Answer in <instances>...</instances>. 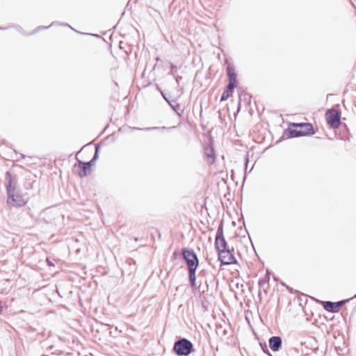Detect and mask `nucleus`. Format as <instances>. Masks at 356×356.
Here are the masks:
<instances>
[{
	"instance_id": "1",
	"label": "nucleus",
	"mask_w": 356,
	"mask_h": 356,
	"mask_svg": "<svg viewBox=\"0 0 356 356\" xmlns=\"http://www.w3.org/2000/svg\"><path fill=\"white\" fill-rule=\"evenodd\" d=\"M315 134L313 125L309 122L291 123L289 127L284 131L283 138H293L301 136H312Z\"/></svg>"
},
{
	"instance_id": "2",
	"label": "nucleus",
	"mask_w": 356,
	"mask_h": 356,
	"mask_svg": "<svg viewBox=\"0 0 356 356\" xmlns=\"http://www.w3.org/2000/svg\"><path fill=\"white\" fill-rule=\"evenodd\" d=\"M183 257L186 261L188 271H189V280L191 286H195V272L198 266V259L193 250L184 248L182 250Z\"/></svg>"
},
{
	"instance_id": "3",
	"label": "nucleus",
	"mask_w": 356,
	"mask_h": 356,
	"mask_svg": "<svg viewBox=\"0 0 356 356\" xmlns=\"http://www.w3.org/2000/svg\"><path fill=\"white\" fill-rule=\"evenodd\" d=\"M224 63L227 65L226 72L228 78V84L224 90V101L232 95L234 89L237 87V74L234 67L224 58Z\"/></svg>"
},
{
	"instance_id": "4",
	"label": "nucleus",
	"mask_w": 356,
	"mask_h": 356,
	"mask_svg": "<svg viewBox=\"0 0 356 356\" xmlns=\"http://www.w3.org/2000/svg\"><path fill=\"white\" fill-rule=\"evenodd\" d=\"M8 200L7 203L13 207H20L26 204V200L24 196L15 190L13 185L12 179H9L8 184L6 186Z\"/></svg>"
},
{
	"instance_id": "5",
	"label": "nucleus",
	"mask_w": 356,
	"mask_h": 356,
	"mask_svg": "<svg viewBox=\"0 0 356 356\" xmlns=\"http://www.w3.org/2000/svg\"><path fill=\"white\" fill-rule=\"evenodd\" d=\"M215 247L218 251V259L215 260L211 258L209 261L213 268H216V266L218 264L220 269H221L222 266V249H221L222 247V219L219 222L216 236Z\"/></svg>"
},
{
	"instance_id": "6",
	"label": "nucleus",
	"mask_w": 356,
	"mask_h": 356,
	"mask_svg": "<svg viewBox=\"0 0 356 356\" xmlns=\"http://www.w3.org/2000/svg\"><path fill=\"white\" fill-rule=\"evenodd\" d=\"M193 349L192 343L186 339H181L176 341L174 344L173 350L179 356H187L188 355Z\"/></svg>"
},
{
	"instance_id": "7",
	"label": "nucleus",
	"mask_w": 356,
	"mask_h": 356,
	"mask_svg": "<svg viewBox=\"0 0 356 356\" xmlns=\"http://www.w3.org/2000/svg\"><path fill=\"white\" fill-rule=\"evenodd\" d=\"M327 123L332 129H337L341 124V113L335 108L328 109L325 113Z\"/></svg>"
},
{
	"instance_id": "8",
	"label": "nucleus",
	"mask_w": 356,
	"mask_h": 356,
	"mask_svg": "<svg viewBox=\"0 0 356 356\" xmlns=\"http://www.w3.org/2000/svg\"><path fill=\"white\" fill-rule=\"evenodd\" d=\"M355 297H356V295L354 296V298ZM353 298V297L349 299L342 300L338 302L323 301L322 302V306L323 309L327 312L331 313H337L342 306H343L346 302H349L350 300Z\"/></svg>"
},
{
	"instance_id": "9",
	"label": "nucleus",
	"mask_w": 356,
	"mask_h": 356,
	"mask_svg": "<svg viewBox=\"0 0 356 356\" xmlns=\"http://www.w3.org/2000/svg\"><path fill=\"white\" fill-rule=\"evenodd\" d=\"M229 264L237 265L234 248H230L224 238V266Z\"/></svg>"
},
{
	"instance_id": "10",
	"label": "nucleus",
	"mask_w": 356,
	"mask_h": 356,
	"mask_svg": "<svg viewBox=\"0 0 356 356\" xmlns=\"http://www.w3.org/2000/svg\"><path fill=\"white\" fill-rule=\"evenodd\" d=\"M268 343L270 348L273 352H277L282 347V339L279 336H273L268 339Z\"/></svg>"
},
{
	"instance_id": "11",
	"label": "nucleus",
	"mask_w": 356,
	"mask_h": 356,
	"mask_svg": "<svg viewBox=\"0 0 356 356\" xmlns=\"http://www.w3.org/2000/svg\"><path fill=\"white\" fill-rule=\"evenodd\" d=\"M90 163L83 162L78 160V166L80 170L78 172V175L80 177L88 176L92 172L91 168L89 166Z\"/></svg>"
},
{
	"instance_id": "12",
	"label": "nucleus",
	"mask_w": 356,
	"mask_h": 356,
	"mask_svg": "<svg viewBox=\"0 0 356 356\" xmlns=\"http://www.w3.org/2000/svg\"><path fill=\"white\" fill-rule=\"evenodd\" d=\"M204 152L208 159V163L209 164L213 163L215 161V154L213 147L211 145H207L204 148Z\"/></svg>"
},
{
	"instance_id": "13",
	"label": "nucleus",
	"mask_w": 356,
	"mask_h": 356,
	"mask_svg": "<svg viewBox=\"0 0 356 356\" xmlns=\"http://www.w3.org/2000/svg\"><path fill=\"white\" fill-rule=\"evenodd\" d=\"M270 280V272L267 270L266 275L264 277L259 279L258 284L260 287L264 286Z\"/></svg>"
},
{
	"instance_id": "14",
	"label": "nucleus",
	"mask_w": 356,
	"mask_h": 356,
	"mask_svg": "<svg viewBox=\"0 0 356 356\" xmlns=\"http://www.w3.org/2000/svg\"><path fill=\"white\" fill-rule=\"evenodd\" d=\"M260 346H261V348L262 350L264 351V353L268 355L269 356H272L269 350L268 349V347L266 343L263 344V343H260Z\"/></svg>"
},
{
	"instance_id": "15",
	"label": "nucleus",
	"mask_w": 356,
	"mask_h": 356,
	"mask_svg": "<svg viewBox=\"0 0 356 356\" xmlns=\"http://www.w3.org/2000/svg\"><path fill=\"white\" fill-rule=\"evenodd\" d=\"M98 156H99V147H96L95 153L92 159V162H95L96 160L98 159Z\"/></svg>"
},
{
	"instance_id": "16",
	"label": "nucleus",
	"mask_w": 356,
	"mask_h": 356,
	"mask_svg": "<svg viewBox=\"0 0 356 356\" xmlns=\"http://www.w3.org/2000/svg\"><path fill=\"white\" fill-rule=\"evenodd\" d=\"M171 68H172V70H171V72H170V74H175V72H174V71H175V68H176V67H175L174 65H171Z\"/></svg>"
},
{
	"instance_id": "17",
	"label": "nucleus",
	"mask_w": 356,
	"mask_h": 356,
	"mask_svg": "<svg viewBox=\"0 0 356 356\" xmlns=\"http://www.w3.org/2000/svg\"><path fill=\"white\" fill-rule=\"evenodd\" d=\"M49 28V26H38L37 29H35V31L37 30H41V29H45Z\"/></svg>"
},
{
	"instance_id": "18",
	"label": "nucleus",
	"mask_w": 356,
	"mask_h": 356,
	"mask_svg": "<svg viewBox=\"0 0 356 356\" xmlns=\"http://www.w3.org/2000/svg\"><path fill=\"white\" fill-rule=\"evenodd\" d=\"M87 163H90L89 166L91 168L92 165L95 164V162H92V159L89 162H86Z\"/></svg>"
},
{
	"instance_id": "19",
	"label": "nucleus",
	"mask_w": 356,
	"mask_h": 356,
	"mask_svg": "<svg viewBox=\"0 0 356 356\" xmlns=\"http://www.w3.org/2000/svg\"><path fill=\"white\" fill-rule=\"evenodd\" d=\"M23 33H24V35H30V34H31L32 33L25 31V32H24Z\"/></svg>"
},
{
	"instance_id": "20",
	"label": "nucleus",
	"mask_w": 356,
	"mask_h": 356,
	"mask_svg": "<svg viewBox=\"0 0 356 356\" xmlns=\"http://www.w3.org/2000/svg\"><path fill=\"white\" fill-rule=\"evenodd\" d=\"M248 161V158H246V159H245V168H247Z\"/></svg>"
},
{
	"instance_id": "21",
	"label": "nucleus",
	"mask_w": 356,
	"mask_h": 356,
	"mask_svg": "<svg viewBox=\"0 0 356 356\" xmlns=\"http://www.w3.org/2000/svg\"><path fill=\"white\" fill-rule=\"evenodd\" d=\"M179 79H181V77H179V76H178V77H177V78H176V81H177V82H178V81H179Z\"/></svg>"
},
{
	"instance_id": "22",
	"label": "nucleus",
	"mask_w": 356,
	"mask_h": 356,
	"mask_svg": "<svg viewBox=\"0 0 356 356\" xmlns=\"http://www.w3.org/2000/svg\"><path fill=\"white\" fill-rule=\"evenodd\" d=\"M20 157L24 159L25 157V156L24 154H20Z\"/></svg>"
},
{
	"instance_id": "23",
	"label": "nucleus",
	"mask_w": 356,
	"mask_h": 356,
	"mask_svg": "<svg viewBox=\"0 0 356 356\" xmlns=\"http://www.w3.org/2000/svg\"><path fill=\"white\" fill-rule=\"evenodd\" d=\"M151 129H152V128H150V127H147V128H146V129H147V130ZM152 129H157V128H156V127H153Z\"/></svg>"
},
{
	"instance_id": "24",
	"label": "nucleus",
	"mask_w": 356,
	"mask_h": 356,
	"mask_svg": "<svg viewBox=\"0 0 356 356\" xmlns=\"http://www.w3.org/2000/svg\"><path fill=\"white\" fill-rule=\"evenodd\" d=\"M223 334H224V336H225L227 334V331L225 330H224Z\"/></svg>"
},
{
	"instance_id": "25",
	"label": "nucleus",
	"mask_w": 356,
	"mask_h": 356,
	"mask_svg": "<svg viewBox=\"0 0 356 356\" xmlns=\"http://www.w3.org/2000/svg\"><path fill=\"white\" fill-rule=\"evenodd\" d=\"M220 101L222 102V95H221L220 98Z\"/></svg>"
},
{
	"instance_id": "26",
	"label": "nucleus",
	"mask_w": 356,
	"mask_h": 356,
	"mask_svg": "<svg viewBox=\"0 0 356 356\" xmlns=\"http://www.w3.org/2000/svg\"><path fill=\"white\" fill-rule=\"evenodd\" d=\"M7 27H0V29H6Z\"/></svg>"
},
{
	"instance_id": "27",
	"label": "nucleus",
	"mask_w": 356,
	"mask_h": 356,
	"mask_svg": "<svg viewBox=\"0 0 356 356\" xmlns=\"http://www.w3.org/2000/svg\"><path fill=\"white\" fill-rule=\"evenodd\" d=\"M229 287L231 290H233L232 286L231 284H229Z\"/></svg>"
},
{
	"instance_id": "28",
	"label": "nucleus",
	"mask_w": 356,
	"mask_h": 356,
	"mask_svg": "<svg viewBox=\"0 0 356 356\" xmlns=\"http://www.w3.org/2000/svg\"><path fill=\"white\" fill-rule=\"evenodd\" d=\"M231 222H232V224L235 225V222L234 221H232Z\"/></svg>"
},
{
	"instance_id": "29",
	"label": "nucleus",
	"mask_w": 356,
	"mask_h": 356,
	"mask_svg": "<svg viewBox=\"0 0 356 356\" xmlns=\"http://www.w3.org/2000/svg\"><path fill=\"white\" fill-rule=\"evenodd\" d=\"M47 261L48 264L50 265L51 261H49V260H48V259H47Z\"/></svg>"
}]
</instances>
